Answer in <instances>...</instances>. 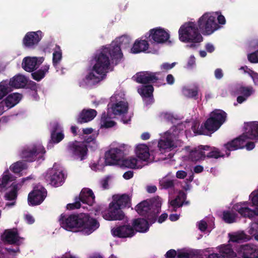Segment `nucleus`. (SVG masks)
Listing matches in <instances>:
<instances>
[{"label":"nucleus","mask_w":258,"mask_h":258,"mask_svg":"<svg viewBox=\"0 0 258 258\" xmlns=\"http://www.w3.org/2000/svg\"><path fill=\"white\" fill-rule=\"evenodd\" d=\"M59 131V124L57 123L55 124L51 132V140L53 143L57 144L59 143L64 137V134L61 131L56 133L57 131Z\"/></svg>","instance_id":"obj_37"},{"label":"nucleus","mask_w":258,"mask_h":258,"mask_svg":"<svg viewBox=\"0 0 258 258\" xmlns=\"http://www.w3.org/2000/svg\"><path fill=\"white\" fill-rule=\"evenodd\" d=\"M160 72H151L149 71L142 72L136 74V81L140 84H150L156 82L158 78L157 75Z\"/></svg>","instance_id":"obj_18"},{"label":"nucleus","mask_w":258,"mask_h":258,"mask_svg":"<svg viewBox=\"0 0 258 258\" xmlns=\"http://www.w3.org/2000/svg\"><path fill=\"white\" fill-rule=\"evenodd\" d=\"M80 200L83 203L92 206L95 202V196L92 190L84 188L80 192Z\"/></svg>","instance_id":"obj_29"},{"label":"nucleus","mask_w":258,"mask_h":258,"mask_svg":"<svg viewBox=\"0 0 258 258\" xmlns=\"http://www.w3.org/2000/svg\"><path fill=\"white\" fill-rule=\"evenodd\" d=\"M28 83L27 78L21 74L15 75L9 81L8 80V85L11 88H23Z\"/></svg>","instance_id":"obj_26"},{"label":"nucleus","mask_w":258,"mask_h":258,"mask_svg":"<svg viewBox=\"0 0 258 258\" xmlns=\"http://www.w3.org/2000/svg\"><path fill=\"white\" fill-rule=\"evenodd\" d=\"M176 62L169 63L168 62L163 63L161 65V69L165 71H168L172 69L175 65Z\"/></svg>","instance_id":"obj_55"},{"label":"nucleus","mask_w":258,"mask_h":258,"mask_svg":"<svg viewBox=\"0 0 258 258\" xmlns=\"http://www.w3.org/2000/svg\"><path fill=\"white\" fill-rule=\"evenodd\" d=\"M111 233L114 236L126 238L131 237L134 236L136 231L130 226H122L116 227L111 229Z\"/></svg>","instance_id":"obj_20"},{"label":"nucleus","mask_w":258,"mask_h":258,"mask_svg":"<svg viewBox=\"0 0 258 258\" xmlns=\"http://www.w3.org/2000/svg\"><path fill=\"white\" fill-rule=\"evenodd\" d=\"M42 38V32L40 30L27 32L23 39V45L26 48H34Z\"/></svg>","instance_id":"obj_13"},{"label":"nucleus","mask_w":258,"mask_h":258,"mask_svg":"<svg viewBox=\"0 0 258 258\" xmlns=\"http://www.w3.org/2000/svg\"><path fill=\"white\" fill-rule=\"evenodd\" d=\"M166 81L168 84L172 85L174 82V78L171 74L167 76Z\"/></svg>","instance_id":"obj_64"},{"label":"nucleus","mask_w":258,"mask_h":258,"mask_svg":"<svg viewBox=\"0 0 258 258\" xmlns=\"http://www.w3.org/2000/svg\"><path fill=\"white\" fill-rule=\"evenodd\" d=\"M234 208L243 217L251 218L255 215H258V208L255 210L250 209L246 202L237 203L234 205Z\"/></svg>","instance_id":"obj_21"},{"label":"nucleus","mask_w":258,"mask_h":258,"mask_svg":"<svg viewBox=\"0 0 258 258\" xmlns=\"http://www.w3.org/2000/svg\"><path fill=\"white\" fill-rule=\"evenodd\" d=\"M102 216L106 220L114 221L123 219L124 215L122 211L117 207L112 206V203H111L108 209L102 212Z\"/></svg>","instance_id":"obj_17"},{"label":"nucleus","mask_w":258,"mask_h":258,"mask_svg":"<svg viewBox=\"0 0 258 258\" xmlns=\"http://www.w3.org/2000/svg\"><path fill=\"white\" fill-rule=\"evenodd\" d=\"M237 217V215L230 212H224L223 213V218L224 220L228 223H231L235 222Z\"/></svg>","instance_id":"obj_47"},{"label":"nucleus","mask_w":258,"mask_h":258,"mask_svg":"<svg viewBox=\"0 0 258 258\" xmlns=\"http://www.w3.org/2000/svg\"><path fill=\"white\" fill-rule=\"evenodd\" d=\"M236 256L241 258H258V247L249 244L240 246L237 250Z\"/></svg>","instance_id":"obj_15"},{"label":"nucleus","mask_w":258,"mask_h":258,"mask_svg":"<svg viewBox=\"0 0 258 258\" xmlns=\"http://www.w3.org/2000/svg\"><path fill=\"white\" fill-rule=\"evenodd\" d=\"M253 92V89L250 86H243L240 85L235 86L232 90L233 95H242L246 97H249Z\"/></svg>","instance_id":"obj_31"},{"label":"nucleus","mask_w":258,"mask_h":258,"mask_svg":"<svg viewBox=\"0 0 258 258\" xmlns=\"http://www.w3.org/2000/svg\"><path fill=\"white\" fill-rule=\"evenodd\" d=\"M205 48L206 50L210 53H212L215 50L214 45L210 43L206 44Z\"/></svg>","instance_id":"obj_62"},{"label":"nucleus","mask_w":258,"mask_h":258,"mask_svg":"<svg viewBox=\"0 0 258 258\" xmlns=\"http://www.w3.org/2000/svg\"><path fill=\"white\" fill-rule=\"evenodd\" d=\"M249 233L252 235L256 240L258 241V223H253L251 224Z\"/></svg>","instance_id":"obj_50"},{"label":"nucleus","mask_w":258,"mask_h":258,"mask_svg":"<svg viewBox=\"0 0 258 258\" xmlns=\"http://www.w3.org/2000/svg\"><path fill=\"white\" fill-rule=\"evenodd\" d=\"M16 180V177L9 170L5 171L0 178V189L5 188L11 182Z\"/></svg>","instance_id":"obj_36"},{"label":"nucleus","mask_w":258,"mask_h":258,"mask_svg":"<svg viewBox=\"0 0 258 258\" xmlns=\"http://www.w3.org/2000/svg\"><path fill=\"white\" fill-rule=\"evenodd\" d=\"M37 62V57H25L22 60V67L26 72H32L38 68Z\"/></svg>","instance_id":"obj_27"},{"label":"nucleus","mask_w":258,"mask_h":258,"mask_svg":"<svg viewBox=\"0 0 258 258\" xmlns=\"http://www.w3.org/2000/svg\"><path fill=\"white\" fill-rule=\"evenodd\" d=\"M45 177L47 180L49 181L50 184L55 186L61 185L64 180V174L62 171L56 168L49 169Z\"/></svg>","instance_id":"obj_12"},{"label":"nucleus","mask_w":258,"mask_h":258,"mask_svg":"<svg viewBox=\"0 0 258 258\" xmlns=\"http://www.w3.org/2000/svg\"><path fill=\"white\" fill-rule=\"evenodd\" d=\"M49 66L45 65L42 68L31 73L32 78L37 81H40L44 78L46 73L48 72Z\"/></svg>","instance_id":"obj_43"},{"label":"nucleus","mask_w":258,"mask_h":258,"mask_svg":"<svg viewBox=\"0 0 258 258\" xmlns=\"http://www.w3.org/2000/svg\"><path fill=\"white\" fill-rule=\"evenodd\" d=\"M187 175V173L185 171L183 170L178 171L176 173V176L179 179H183Z\"/></svg>","instance_id":"obj_59"},{"label":"nucleus","mask_w":258,"mask_h":258,"mask_svg":"<svg viewBox=\"0 0 258 258\" xmlns=\"http://www.w3.org/2000/svg\"><path fill=\"white\" fill-rule=\"evenodd\" d=\"M29 179V177L23 178L18 182H13L11 186V190L6 193L5 196L6 200L15 201L17 197L18 191L21 188L24 182Z\"/></svg>","instance_id":"obj_22"},{"label":"nucleus","mask_w":258,"mask_h":258,"mask_svg":"<svg viewBox=\"0 0 258 258\" xmlns=\"http://www.w3.org/2000/svg\"><path fill=\"white\" fill-rule=\"evenodd\" d=\"M68 147L69 151L74 156L79 158L81 160L85 159L88 152V148L86 145L75 141L69 143Z\"/></svg>","instance_id":"obj_14"},{"label":"nucleus","mask_w":258,"mask_h":258,"mask_svg":"<svg viewBox=\"0 0 258 258\" xmlns=\"http://www.w3.org/2000/svg\"><path fill=\"white\" fill-rule=\"evenodd\" d=\"M182 93L185 97L188 98L197 100L198 98L199 89L197 87L194 88L184 87L182 89Z\"/></svg>","instance_id":"obj_42"},{"label":"nucleus","mask_w":258,"mask_h":258,"mask_svg":"<svg viewBox=\"0 0 258 258\" xmlns=\"http://www.w3.org/2000/svg\"><path fill=\"white\" fill-rule=\"evenodd\" d=\"M167 258H175L176 255V252L175 250L170 249L166 253Z\"/></svg>","instance_id":"obj_60"},{"label":"nucleus","mask_w":258,"mask_h":258,"mask_svg":"<svg viewBox=\"0 0 258 258\" xmlns=\"http://www.w3.org/2000/svg\"><path fill=\"white\" fill-rule=\"evenodd\" d=\"M178 35L179 40L190 43V47H195L196 43H199L203 40V37L195 22H186L181 25L178 30Z\"/></svg>","instance_id":"obj_5"},{"label":"nucleus","mask_w":258,"mask_h":258,"mask_svg":"<svg viewBox=\"0 0 258 258\" xmlns=\"http://www.w3.org/2000/svg\"><path fill=\"white\" fill-rule=\"evenodd\" d=\"M130 201V197L127 195L114 196L113 197L112 206L117 207L120 210L124 207L127 206Z\"/></svg>","instance_id":"obj_33"},{"label":"nucleus","mask_w":258,"mask_h":258,"mask_svg":"<svg viewBox=\"0 0 258 258\" xmlns=\"http://www.w3.org/2000/svg\"><path fill=\"white\" fill-rule=\"evenodd\" d=\"M215 78L217 79H221L223 77V73L222 69H217L215 70L214 72Z\"/></svg>","instance_id":"obj_58"},{"label":"nucleus","mask_w":258,"mask_h":258,"mask_svg":"<svg viewBox=\"0 0 258 258\" xmlns=\"http://www.w3.org/2000/svg\"><path fill=\"white\" fill-rule=\"evenodd\" d=\"M105 161H138L134 157L126 158L123 150L118 148H111L104 153Z\"/></svg>","instance_id":"obj_11"},{"label":"nucleus","mask_w":258,"mask_h":258,"mask_svg":"<svg viewBox=\"0 0 258 258\" xmlns=\"http://www.w3.org/2000/svg\"><path fill=\"white\" fill-rule=\"evenodd\" d=\"M219 253H212L207 258H234L236 254L229 245H221L217 247Z\"/></svg>","instance_id":"obj_19"},{"label":"nucleus","mask_w":258,"mask_h":258,"mask_svg":"<svg viewBox=\"0 0 258 258\" xmlns=\"http://www.w3.org/2000/svg\"><path fill=\"white\" fill-rule=\"evenodd\" d=\"M174 144L173 141L168 138L161 139L158 142V147L161 152L163 151L165 152L166 151L168 152V151L171 150Z\"/></svg>","instance_id":"obj_41"},{"label":"nucleus","mask_w":258,"mask_h":258,"mask_svg":"<svg viewBox=\"0 0 258 258\" xmlns=\"http://www.w3.org/2000/svg\"><path fill=\"white\" fill-rule=\"evenodd\" d=\"M62 53L60 50L55 51L53 53L52 62L54 66L57 65L58 62L61 59Z\"/></svg>","instance_id":"obj_49"},{"label":"nucleus","mask_w":258,"mask_h":258,"mask_svg":"<svg viewBox=\"0 0 258 258\" xmlns=\"http://www.w3.org/2000/svg\"><path fill=\"white\" fill-rule=\"evenodd\" d=\"M185 198V194L183 192H180L175 200L169 201L170 206L172 208V211H175L178 208L182 206Z\"/></svg>","instance_id":"obj_40"},{"label":"nucleus","mask_w":258,"mask_h":258,"mask_svg":"<svg viewBox=\"0 0 258 258\" xmlns=\"http://www.w3.org/2000/svg\"><path fill=\"white\" fill-rule=\"evenodd\" d=\"M27 85V88L28 89L34 91L35 92V93L37 94V90H38V85L36 83H35L33 81H30L29 82H28Z\"/></svg>","instance_id":"obj_54"},{"label":"nucleus","mask_w":258,"mask_h":258,"mask_svg":"<svg viewBox=\"0 0 258 258\" xmlns=\"http://www.w3.org/2000/svg\"><path fill=\"white\" fill-rule=\"evenodd\" d=\"M154 88L152 85L143 86L138 89V92L143 98L145 104L147 105L153 102V92Z\"/></svg>","instance_id":"obj_23"},{"label":"nucleus","mask_w":258,"mask_h":258,"mask_svg":"<svg viewBox=\"0 0 258 258\" xmlns=\"http://www.w3.org/2000/svg\"><path fill=\"white\" fill-rule=\"evenodd\" d=\"M210 149V146L203 145H200L198 147L195 148L190 151L189 154V157L191 160L190 161L204 160L206 157L208 158L218 159L219 157L225 156L224 154L215 147L206 155L205 151H209Z\"/></svg>","instance_id":"obj_6"},{"label":"nucleus","mask_w":258,"mask_h":258,"mask_svg":"<svg viewBox=\"0 0 258 258\" xmlns=\"http://www.w3.org/2000/svg\"><path fill=\"white\" fill-rule=\"evenodd\" d=\"M97 115V111L93 109H84L77 118L78 123L82 124L93 120Z\"/></svg>","instance_id":"obj_25"},{"label":"nucleus","mask_w":258,"mask_h":258,"mask_svg":"<svg viewBox=\"0 0 258 258\" xmlns=\"http://www.w3.org/2000/svg\"><path fill=\"white\" fill-rule=\"evenodd\" d=\"M198 225L199 229L201 231H204L206 230L208 227L207 221H206V220H202L199 222Z\"/></svg>","instance_id":"obj_56"},{"label":"nucleus","mask_w":258,"mask_h":258,"mask_svg":"<svg viewBox=\"0 0 258 258\" xmlns=\"http://www.w3.org/2000/svg\"><path fill=\"white\" fill-rule=\"evenodd\" d=\"M11 91L8 85V80H4L0 83V100L6 96Z\"/></svg>","instance_id":"obj_45"},{"label":"nucleus","mask_w":258,"mask_h":258,"mask_svg":"<svg viewBox=\"0 0 258 258\" xmlns=\"http://www.w3.org/2000/svg\"><path fill=\"white\" fill-rule=\"evenodd\" d=\"M197 26L204 35H210L220 28L216 23V16L211 13H206L201 17Z\"/></svg>","instance_id":"obj_8"},{"label":"nucleus","mask_w":258,"mask_h":258,"mask_svg":"<svg viewBox=\"0 0 258 258\" xmlns=\"http://www.w3.org/2000/svg\"><path fill=\"white\" fill-rule=\"evenodd\" d=\"M2 237L5 241L10 244H19L23 239L18 235L17 230L15 229L6 230Z\"/></svg>","instance_id":"obj_24"},{"label":"nucleus","mask_w":258,"mask_h":258,"mask_svg":"<svg viewBox=\"0 0 258 258\" xmlns=\"http://www.w3.org/2000/svg\"><path fill=\"white\" fill-rule=\"evenodd\" d=\"M161 205V199L156 197L149 201L141 202L136 206V210L140 215H145L148 212L156 215L160 212Z\"/></svg>","instance_id":"obj_9"},{"label":"nucleus","mask_w":258,"mask_h":258,"mask_svg":"<svg viewBox=\"0 0 258 258\" xmlns=\"http://www.w3.org/2000/svg\"><path fill=\"white\" fill-rule=\"evenodd\" d=\"M229 241L232 242H239L242 240H248L246 235L242 232H238L229 234Z\"/></svg>","instance_id":"obj_44"},{"label":"nucleus","mask_w":258,"mask_h":258,"mask_svg":"<svg viewBox=\"0 0 258 258\" xmlns=\"http://www.w3.org/2000/svg\"><path fill=\"white\" fill-rule=\"evenodd\" d=\"M98 76H96L93 72H91L86 75L85 79L88 83H91L93 84L98 83L104 79L107 74L105 73H96Z\"/></svg>","instance_id":"obj_39"},{"label":"nucleus","mask_w":258,"mask_h":258,"mask_svg":"<svg viewBox=\"0 0 258 258\" xmlns=\"http://www.w3.org/2000/svg\"><path fill=\"white\" fill-rule=\"evenodd\" d=\"M105 165L103 162H91L90 164V167L91 169L94 171H100L103 170Z\"/></svg>","instance_id":"obj_51"},{"label":"nucleus","mask_w":258,"mask_h":258,"mask_svg":"<svg viewBox=\"0 0 258 258\" xmlns=\"http://www.w3.org/2000/svg\"><path fill=\"white\" fill-rule=\"evenodd\" d=\"M145 38L151 43L163 44L168 41L169 33L160 27L151 29L146 33Z\"/></svg>","instance_id":"obj_10"},{"label":"nucleus","mask_w":258,"mask_h":258,"mask_svg":"<svg viewBox=\"0 0 258 258\" xmlns=\"http://www.w3.org/2000/svg\"><path fill=\"white\" fill-rule=\"evenodd\" d=\"M227 113L221 109H215L210 114V117L201 124L196 132L200 135L210 136L218 130L225 122Z\"/></svg>","instance_id":"obj_4"},{"label":"nucleus","mask_w":258,"mask_h":258,"mask_svg":"<svg viewBox=\"0 0 258 258\" xmlns=\"http://www.w3.org/2000/svg\"><path fill=\"white\" fill-rule=\"evenodd\" d=\"M145 37L144 36H142L141 39H137L131 48V52L133 53H139L142 52H145L147 50H148L149 44L148 43V40H146L145 38V39H143V38Z\"/></svg>","instance_id":"obj_28"},{"label":"nucleus","mask_w":258,"mask_h":258,"mask_svg":"<svg viewBox=\"0 0 258 258\" xmlns=\"http://www.w3.org/2000/svg\"><path fill=\"white\" fill-rule=\"evenodd\" d=\"M130 42V38L122 36L113 41L108 47H103L95 56V63L92 71L96 73L107 74L110 69V55L113 62L118 64L123 57L121 47H127Z\"/></svg>","instance_id":"obj_1"},{"label":"nucleus","mask_w":258,"mask_h":258,"mask_svg":"<svg viewBox=\"0 0 258 258\" xmlns=\"http://www.w3.org/2000/svg\"><path fill=\"white\" fill-rule=\"evenodd\" d=\"M248 139L258 140V123H251L249 129L245 134L224 145L226 149V156L228 157L231 151L242 149L244 147L247 150H252L255 147V144L253 142H246V140Z\"/></svg>","instance_id":"obj_3"},{"label":"nucleus","mask_w":258,"mask_h":258,"mask_svg":"<svg viewBox=\"0 0 258 258\" xmlns=\"http://www.w3.org/2000/svg\"><path fill=\"white\" fill-rule=\"evenodd\" d=\"M249 200L253 206H258V189L253 191L250 195Z\"/></svg>","instance_id":"obj_52"},{"label":"nucleus","mask_w":258,"mask_h":258,"mask_svg":"<svg viewBox=\"0 0 258 258\" xmlns=\"http://www.w3.org/2000/svg\"><path fill=\"white\" fill-rule=\"evenodd\" d=\"M137 157L142 161H148L150 156L149 149L145 144L138 145L135 149Z\"/></svg>","instance_id":"obj_30"},{"label":"nucleus","mask_w":258,"mask_h":258,"mask_svg":"<svg viewBox=\"0 0 258 258\" xmlns=\"http://www.w3.org/2000/svg\"><path fill=\"white\" fill-rule=\"evenodd\" d=\"M118 165L120 168L125 169L126 168L140 169L144 165L142 162H106V166Z\"/></svg>","instance_id":"obj_34"},{"label":"nucleus","mask_w":258,"mask_h":258,"mask_svg":"<svg viewBox=\"0 0 258 258\" xmlns=\"http://www.w3.org/2000/svg\"><path fill=\"white\" fill-rule=\"evenodd\" d=\"M115 124V122L113 120H105L102 126L105 128H109L113 127Z\"/></svg>","instance_id":"obj_57"},{"label":"nucleus","mask_w":258,"mask_h":258,"mask_svg":"<svg viewBox=\"0 0 258 258\" xmlns=\"http://www.w3.org/2000/svg\"><path fill=\"white\" fill-rule=\"evenodd\" d=\"M10 169L15 173H20L26 169V166L23 162H14L11 165Z\"/></svg>","instance_id":"obj_46"},{"label":"nucleus","mask_w":258,"mask_h":258,"mask_svg":"<svg viewBox=\"0 0 258 258\" xmlns=\"http://www.w3.org/2000/svg\"><path fill=\"white\" fill-rule=\"evenodd\" d=\"M217 20H218V23L221 25H224L226 23V19H225L224 16L221 14L218 16Z\"/></svg>","instance_id":"obj_63"},{"label":"nucleus","mask_w":258,"mask_h":258,"mask_svg":"<svg viewBox=\"0 0 258 258\" xmlns=\"http://www.w3.org/2000/svg\"><path fill=\"white\" fill-rule=\"evenodd\" d=\"M22 95L20 93H15L9 94L6 98L3 100L6 104V107L7 108H10L14 107L22 99Z\"/></svg>","instance_id":"obj_35"},{"label":"nucleus","mask_w":258,"mask_h":258,"mask_svg":"<svg viewBox=\"0 0 258 258\" xmlns=\"http://www.w3.org/2000/svg\"><path fill=\"white\" fill-rule=\"evenodd\" d=\"M247 58L248 60L251 63H258V50L249 54Z\"/></svg>","instance_id":"obj_53"},{"label":"nucleus","mask_w":258,"mask_h":258,"mask_svg":"<svg viewBox=\"0 0 258 258\" xmlns=\"http://www.w3.org/2000/svg\"><path fill=\"white\" fill-rule=\"evenodd\" d=\"M133 224L136 232H145L149 229L148 222L143 219L135 220Z\"/></svg>","instance_id":"obj_38"},{"label":"nucleus","mask_w":258,"mask_h":258,"mask_svg":"<svg viewBox=\"0 0 258 258\" xmlns=\"http://www.w3.org/2000/svg\"><path fill=\"white\" fill-rule=\"evenodd\" d=\"M46 195V191L43 187L35 188L28 195V201L29 204L30 205L40 204L43 201Z\"/></svg>","instance_id":"obj_16"},{"label":"nucleus","mask_w":258,"mask_h":258,"mask_svg":"<svg viewBox=\"0 0 258 258\" xmlns=\"http://www.w3.org/2000/svg\"><path fill=\"white\" fill-rule=\"evenodd\" d=\"M160 185L164 188H168L172 187L174 185L173 180L168 179L166 177H164L160 180Z\"/></svg>","instance_id":"obj_48"},{"label":"nucleus","mask_w":258,"mask_h":258,"mask_svg":"<svg viewBox=\"0 0 258 258\" xmlns=\"http://www.w3.org/2000/svg\"><path fill=\"white\" fill-rule=\"evenodd\" d=\"M45 148L40 144H33L24 147L21 152L20 156L25 160L23 161H43L45 159Z\"/></svg>","instance_id":"obj_7"},{"label":"nucleus","mask_w":258,"mask_h":258,"mask_svg":"<svg viewBox=\"0 0 258 258\" xmlns=\"http://www.w3.org/2000/svg\"><path fill=\"white\" fill-rule=\"evenodd\" d=\"M59 221L61 226L64 229L75 232L80 231L85 235L90 234L99 226L96 220L91 218L86 214L70 215L68 217L61 215Z\"/></svg>","instance_id":"obj_2"},{"label":"nucleus","mask_w":258,"mask_h":258,"mask_svg":"<svg viewBox=\"0 0 258 258\" xmlns=\"http://www.w3.org/2000/svg\"><path fill=\"white\" fill-rule=\"evenodd\" d=\"M128 108L127 102L123 101L113 103L111 106L112 112L114 115H121L126 113Z\"/></svg>","instance_id":"obj_32"},{"label":"nucleus","mask_w":258,"mask_h":258,"mask_svg":"<svg viewBox=\"0 0 258 258\" xmlns=\"http://www.w3.org/2000/svg\"><path fill=\"white\" fill-rule=\"evenodd\" d=\"M81 204L80 202H76L75 204H69L67 205V208L69 209H78L80 208Z\"/></svg>","instance_id":"obj_61"}]
</instances>
